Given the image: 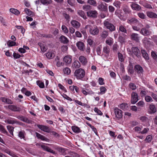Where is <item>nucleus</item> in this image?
I'll list each match as a JSON object with an SVG mask.
<instances>
[{"mask_svg":"<svg viewBox=\"0 0 157 157\" xmlns=\"http://www.w3.org/2000/svg\"><path fill=\"white\" fill-rule=\"evenodd\" d=\"M24 11L28 16H33V12L27 8L25 9Z\"/></svg>","mask_w":157,"mask_h":157,"instance_id":"nucleus-37","label":"nucleus"},{"mask_svg":"<svg viewBox=\"0 0 157 157\" xmlns=\"http://www.w3.org/2000/svg\"><path fill=\"white\" fill-rule=\"evenodd\" d=\"M64 61L67 64H70L71 62V56H67L63 58Z\"/></svg>","mask_w":157,"mask_h":157,"instance_id":"nucleus-27","label":"nucleus"},{"mask_svg":"<svg viewBox=\"0 0 157 157\" xmlns=\"http://www.w3.org/2000/svg\"><path fill=\"white\" fill-rule=\"evenodd\" d=\"M131 6L132 9L135 10H139L141 9L140 6L136 3H133L132 4Z\"/></svg>","mask_w":157,"mask_h":157,"instance_id":"nucleus-26","label":"nucleus"},{"mask_svg":"<svg viewBox=\"0 0 157 157\" xmlns=\"http://www.w3.org/2000/svg\"><path fill=\"white\" fill-rule=\"evenodd\" d=\"M71 23L72 25L76 29L79 28L80 26V23L75 20L72 21Z\"/></svg>","mask_w":157,"mask_h":157,"instance_id":"nucleus-22","label":"nucleus"},{"mask_svg":"<svg viewBox=\"0 0 157 157\" xmlns=\"http://www.w3.org/2000/svg\"><path fill=\"white\" fill-rule=\"evenodd\" d=\"M134 69L136 73L139 75L143 74L144 70L143 68L139 65H136L134 66Z\"/></svg>","mask_w":157,"mask_h":157,"instance_id":"nucleus-4","label":"nucleus"},{"mask_svg":"<svg viewBox=\"0 0 157 157\" xmlns=\"http://www.w3.org/2000/svg\"><path fill=\"white\" fill-rule=\"evenodd\" d=\"M118 55L119 60L121 62H123L124 59L122 54L121 53L118 52Z\"/></svg>","mask_w":157,"mask_h":157,"instance_id":"nucleus-46","label":"nucleus"},{"mask_svg":"<svg viewBox=\"0 0 157 157\" xmlns=\"http://www.w3.org/2000/svg\"><path fill=\"white\" fill-rule=\"evenodd\" d=\"M85 72L84 69L79 68L76 69L74 73V76L78 79H81L85 76Z\"/></svg>","mask_w":157,"mask_h":157,"instance_id":"nucleus-1","label":"nucleus"},{"mask_svg":"<svg viewBox=\"0 0 157 157\" xmlns=\"http://www.w3.org/2000/svg\"><path fill=\"white\" fill-rule=\"evenodd\" d=\"M82 9L84 10L87 11L91 9L92 6L89 5H85L83 6Z\"/></svg>","mask_w":157,"mask_h":157,"instance_id":"nucleus-41","label":"nucleus"},{"mask_svg":"<svg viewBox=\"0 0 157 157\" xmlns=\"http://www.w3.org/2000/svg\"><path fill=\"white\" fill-rule=\"evenodd\" d=\"M127 22L128 23L133 25L138 23L140 21L135 17H130L128 19Z\"/></svg>","mask_w":157,"mask_h":157,"instance_id":"nucleus-8","label":"nucleus"},{"mask_svg":"<svg viewBox=\"0 0 157 157\" xmlns=\"http://www.w3.org/2000/svg\"><path fill=\"white\" fill-rule=\"evenodd\" d=\"M107 6V4L105 3H101L98 5L97 8L101 11H106L108 10Z\"/></svg>","mask_w":157,"mask_h":157,"instance_id":"nucleus-5","label":"nucleus"},{"mask_svg":"<svg viewBox=\"0 0 157 157\" xmlns=\"http://www.w3.org/2000/svg\"><path fill=\"white\" fill-rule=\"evenodd\" d=\"M140 33L144 36H147L150 34L151 32L145 28H142L140 31Z\"/></svg>","mask_w":157,"mask_h":157,"instance_id":"nucleus-12","label":"nucleus"},{"mask_svg":"<svg viewBox=\"0 0 157 157\" xmlns=\"http://www.w3.org/2000/svg\"><path fill=\"white\" fill-rule=\"evenodd\" d=\"M8 108L9 109L11 110L16 112H20L21 111V108L16 106L13 105H9L8 106Z\"/></svg>","mask_w":157,"mask_h":157,"instance_id":"nucleus-16","label":"nucleus"},{"mask_svg":"<svg viewBox=\"0 0 157 157\" xmlns=\"http://www.w3.org/2000/svg\"><path fill=\"white\" fill-rule=\"evenodd\" d=\"M139 38L138 35L137 33H132L131 35V39L136 41L137 42L139 41Z\"/></svg>","mask_w":157,"mask_h":157,"instance_id":"nucleus-18","label":"nucleus"},{"mask_svg":"<svg viewBox=\"0 0 157 157\" xmlns=\"http://www.w3.org/2000/svg\"><path fill=\"white\" fill-rule=\"evenodd\" d=\"M78 14L84 19H85L86 18L84 12L82 10H78Z\"/></svg>","mask_w":157,"mask_h":157,"instance_id":"nucleus-40","label":"nucleus"},{"mask_svg":"<svg viewBox=\"0 0 157 157\" xmlns=\"http://www.w3.org/2000/svg\"><path fill=\"white\" fill-rule=\"evenodd\" d=\"M100 94H103L105 93L106 90V88L103 86H101L100 88Z\"/></svg>","mask_w":157,"mask_h":157,"instance_id":"nucleus-61","label":"nucleus"},{"mask_svg":"<svg viewBox=\"0 0 157 157\" xmlns=\"http://www.w3.org/2000/svg\"><path fill=\"white\" fill-rule=\"evenodd\" d=\"M76 46L80 50L84 51L85 50V45L82 42L78 41L76 43Z\"/></svg>","mask_w":157,"mask_h":157,"instance_id":"nucleus-17","label":"nucleus"},{"mask_svg":"<svg viewBox=\"0 0 157 157\" xmlns=\"http://www.w3.org/2000/svg\"><path fill=\"white\" fill-rule=\"evenodd\" d=\"M145 99L146 101L147 102H151L153 101L151 98L149 96H146L145 97Z\"/></svg>","mask_w":157,"mask_h":157,"instance_id":"nucleus-52","label":"nucleus"},{"mask_svg":"<svg viewBox=\"0 0 157 157\" xmlns=\"http://www.w3.org/2000/svg\"><path fill=\"white\" fill-rule=\"evenodd\" d=\"M87 14L88 16L95 18L97 17L98 13L96 10H90L87 12Z\"/></svg>","mask_w":157,"mask_h":157,"instance_id":"nucleus-11","label":"nucleus"},{"mask_svg":"<svg viewBox=\"0 0 157 157\" xmlns=\"http://www.w3.org/2000/svg\"><path fill=\"white\" fill-rule=\"evenodd\" d=\"M87 2L90 5H92L94 6H95L96 4V1L94 0H88Z\"/></svg>","mask_w":157,"mask_h":157,"instance_id":"nucleus-56","label":"nucleus"},{"mask_svg":"<svg viewBox=\"0 0 157 157\" xmlns=\"http://www.w3.org/2000/svg\"><path fill=\"white\" fill-rule=\"evenodd\" d=\"M118 48V46L117 44L116 43H115L113 46V51L114 53H117Z\"/></svg>","mask_w":157,"mask_h":157,"instance_id":"nucleus-42","label":"nucleus"},{"mask_svg":"<svg viewBox=\"0 0 157 157\" xmlns=\"http://www.w3.org/2000/svg\"><path fill=\"white\" fill-rule=\"evenodd\" d=\"M122 78L123 79L126 80L130 81L131 80V77L127 75L123 76Z\"/></svg>","mask_w":157,"mask_h":157,"instance_id":"nucleus-63","label":"nucleus"},{"mask_svg":"<svg viewBox=\"0 0 157 157\" xmlns=\"http://www.w3.org/2000/svg\"><path fill=\"white\" fill-rule=\"evenodd\" d=\"M36 136L39 139H40L41 140L46 141H48L49 140L48 138L45 137L44 136L37 132H36Z\"/></svg>","mask_w":157,"mask_h":157,"instance_id":"nucleus-23","label":"nucleus"},{"mask_svg":"<svg viewBox=\"0 0 157 157\" xmlns=\"http://www.w3.org/2000/svg\"><path fill=\"white\" fill-rule=\"evenodd\" d=\"M152 139V136L151 135H148L147 136L144 140L147 143H150L151 142Z\"/></svg>","mask_w":157,"mask_h":157,"instance_id":"nucleus-49","label":"nucleus"},{"mask_svg":"<svg viewBox=\"0 0 157 157\" xmlns=\"http://www.w3.org/2000/svg\"><path fill=\"white\" fill-rule=\"evenodd\" d=\"M37 85L41 88H43L44 87V82H40V81H36Z\"/></svg>","mask_w":157,"mask_h":157,"instance_id":"nucleus-51","label":"nucleus"},{"mask_svg":"<svg viewBox=\"0 0 157 157\" xmlns=\"http://www.w3.org/2000/svg\"><path fill=\"white\" fill-rule=\"evenodd\" d=\"M131 49L132 52L137 57L140 58L141 57L140 51L137 47H132Z\"/></svg>","mask_w":157,"mask_h":157,"instance_id":"nucleus-7","label":"nucleus"},{"mask_svg":"<svg viewBox=\"0 0 157 157\" xmlns=\"http://www.w3.org/2000/svg\"><path fill=\"white\" fill-rule=\"evenodd\" d=\"M104 25L107 29H109L111 32H113L115 30V26L113 25L109 22L108 19H106L104 21Z\"/></svg>","mask_w":157,"mask_h":157,"instance_id":"nucleus-3","label":"nucleus"},{"mask_svg":"<svg viewBox=\"0 0 157 157\" xmlns=\"http://www.w3.org/2000/svg\"><path fill=\"white\" fill-rule=\"evenodd\" d=\"M3 151L6 153L8 154L13 157H19L13 151H11L9 148H4Z\"/></svg>","mask_w":157,"mask_h":157,"instance_id":"nucleus-14","label":"nucleus"},{"mask_svg":"<svg viewBox=\"0 0 157 157\" xmlns=\"http://www.w3.org/2000/svg\"><path fill=\"white\" fill-rule=\"evenodd\" d=\"M143 6L144 7L147 8L148 9H152V7L151 5L147 3H144L143 4Z\"/></svg>","mask_w":157,"mask_h":157,"instance_id":"nucleus-62","label":"nucleus"},{"mask_svg":"<svg viewBox=\"0 0 157 157\" xmlns=\"http://www.w3.org/2000/svg\"><path fill=\"white\" fill-rule=\"evenodd\" d=\"M59 39L60 42L63 44H67L68 43L69 41L67 38L63 35L61 36L60 37Z\"/></svg>","mask_w":157,"mask_h":157,"instance_id":"nucleus-21","label":"nucleus"},{"mask_svg":"<svg viewBox=\"0 0 157 157\" xmlns=\"http://www.w3.org/2000/svg\"><path fill=\"white\" fill-rule=\"evenodd\" d=\"M118 40L119 42L121 44H124L125 42V38L120 35H119L118 37Z\"/></svg>","mask_w":157,"mask_h":157,"instance_id":"nucleus-43","label":"nucleus"},{"mask_svg":"<svg viewBox=\"0 0 157 157\" xmlns=\"http://www.w3.org/2000/svg\"><path fill=\"white\" fill-rule=\"evenodd\" d=\"M62 29L65 33H68V29L65 25H63L62 26Z\"/></svg>","mask_w":157,"mask_h":157,"instance_id":"nucleus-55","label":"nucleus"},{"mask_svg":"<svg viewBox=\"0 0 157 157\" xmlns=\"http://www.w3.org/2000/svg\"><path fill=\"white\" fill-rule=\"evenodd\" d=\"M10 12L16 15H18L20 13V12L17 9L14 8H11L10 10Z\"/></svg>","mask_w":157,"mask_h":157,"instance_id":"nucleus-34","label":"nucleus"},{"mask_svg":"<svg viewBox=\"0 0 157 157\" xmlns=\"http://www.w3.org/2000/svg\"><path fill=\"white\" fill-rule=\"evenodd\" d=\"M105 43L107 44L110 46L111 45L113 44L112 39V38H110V39L106 40L105 41Z\"/></svg>","mask_w":157,"mask_h":157,"instance_id":"nucleus-57","label":"nucleus"},{"mask_svg":"<svg viewBox=\"0 0 157 157\" xmlns=\"http://www.w3.org/2000/svg\"><path fill=\"white\" fill-rule=\"evenodd\" d=\"M151 56L154 59H157V55L154 51H152L151 52Z\"/></svg>","mask_w":157,"mask_h":157,"instance_id":"nucleus-64","label":"nucleus"},{"mask_svg":"<svg viewBox=\"0 0 157 157\" xmlns=\"http://www.w3.org/2000/svg\"><path fill=\"white\" fill-rule=\"evenodd\" d=\"M123 10L125 13H129L130 11L127 6L125 5L123 6Z\"/></svg>","mask_w":157,"mask_h":157,"instance_id":"nucleus-45","label":"nucleus"},{"mask_svg":"<svg viewBox=\"0 0 157 157\" xmlns=\"http://www.w3.org/2000/svg\"><path fill=\"white\" fill-rule=\"evenodd\" d=\"M55 149L57 150L59 152L61 153L63 155H65V149L63 147H56L55 148Z\"/></svg>","mask_w":157,"mask_h":157,"instance_id":"nucleus-30","label":"nucleus"},{"mask_svg":"<svg viewBox=\"0 0 157 157\" xmlns=\"http://www.w3.org/2000/svg\"><path fill=\"white\" fill-rule=\"evenodd\" d=\"M40 2L43 5H48L52 2V0H40Z\"/></svg>","mask_w":157,"mask_h":157,"instance_id":"nucleus-33","label":"nucleus"},{"mask_svg":"<svg viewBox=\"0 0 157 157\" xmlns=\"http://www.w3.org/2000/svg\"><path fill=\"white\" fill-rule=\"evenodd\" d=\"M143 25L140 22L136 24L132 25V28L133 30L137 31H139L143 26Z\"/></svg>","mask_w":157,"mask_h":157,"instance_id":"nucleus-13","label":"nucleus"},{"mask_svg":"<svg viewBox=\"0 0 157 157\" xmlns=\"http://www.w3.org/2000/svg\"><path fill=\"white\" fill-rule=\"evenodd\" d=\"M46 57L49 59H51L55 56V54L54 53L48 52L46 54Z\"/></svg>","mask_w":157,"mask_h":157,"instance_id":"nucleus-36","label":"nucleus"},{"mask_svg":"<svg viewBox=\"0 0 157 157\" xmlns=\"http://www.w3.org/2000/svg\"><path fill=\"white\" fill-rule=\"evenodd\" d=\"M63 71L65 74L67 75L69 74L71 72V71L70 68L68 67H66L63 69Z\"/></svg>","mask_w":157,"mask_h":157,"instance_id":"nucleus-48","label":"nucleus"},{"mask_svg":"<svg viewBox=\"0 0 157 157\" xmlns=\"http://www.w3.org/2000/svg\"><path fill=\"white\" fill-rule=\"evenodd\" d=\"M119 31L124 33H127V30L125 27L122 25H121L119 26Z\"/></svg>","mask_w":157,"mask_h":157,"instance_id":"nucleus-28","label":"nucleus"},{"mask_svg":"<svg viewBox=\"0 0 157 157\" xmlns=\"http://www.w3.org/2000/svg\"><path fill=\"white\" fill-rule=\"evenodd\" d=\"M18 136L21 139H23L25 138V136L23 131H20L19 132Z\"/></svg>","mask_w":157,"mask_h":157,"instance_id":"nucleus-60","label":"nucleus"},{"mask_svg":"<svg viewBox=\"0 0 157 157\" xmlns=\"http://www.w3.org/2000/svg\"><path fill=\"white\" fill-rule=\"evenodd\" d=\"M79 60L82 65H85L87 63V60L86 58L83 56H80L79 57Z\"/></svg>","mask_w":157,"mask_h":157,"instance_id":"nucleus-19","label":"nucleus"},{"mask_svg":"<svg viewBox=\"0 0 157 157\" xmlns=\"http://www.w3.org/2000/svg\"><path fill=\"white\" fill-rule=\"evenodd\" d=\"M116 117L117 118L120 119L122 117V111L121 110L117 108H115L114 109Z\"/></svg>","mask_w":157,"mask_h":157,"instance_id":"nucleus-10","label":"nucleus"},{"mask_svg":"<svg viewBox=\"0 0 157 157\" xmlns=\"http://www.w3.org/2000/svg\"><path fill=\"white\" fill-rule=\"evenodd\" d=\"M109 35V33L108 31L106 30H103L100 33V36L103 39L106 38Z\"/></svg>","mask_w":157,"mask_h":157,"instance_id":"nucleus-29","label":"nucleus"},{"mask_svg":"<svg viewBox=\"0 0 157 157\" xmlns=\"http://www.w3.org/2000/svg\"><path fill=\"white\" fill-rule=\"evenodd\" d=\"M81 66L80 63L78 60H75L73 63L72 66L76 68H79Z\"/></svg>","mask_w":157,"mask_h":157,"instance_id":"nucleus-32","label":"nucleus"},{"mask_svg":"<svg viewBox=\"0 0 157 157\" xmlns=\"http://www.w3.org/2000/svg\"><path fill=\"white\" fill-rule=\"evenodd\" d=\"M131 103L132 104H135L139 100L137 94L133 92L131 94Z\"/></svg>","mask_w":157,"mask_h":157,"instance_id":"nucleus-6","label":"nucleus"},{"mask_svg":"<svg viewBox=\"0 0 157 157\" xmlns=\"http://www.w3.org/2000/svg\"><path fill=\"white\" fill-rule=\"evenodd\" d=\"M7 127L10 133L13 136V128L10 125L7 126Z\"/></svg>","mask_w":157,"mask_h":157,"instance_id":"nucleus-47","label":"nucleus"},{"mask_svg":"<svg viewBox=\"0 0 157 157\" xmlns=\"http://www.w3.org/2000/svg\"><path fill=\"white\" fill-rule=\"evenodd\" d=\"M103 52L109 55L110 52V48L108 46L104 47L103 48Z\"/></svg>","mask_w":157,"mask_h":157,"instance_id":"nucleus-35","label":"nucleus"},{"mask_svg":"<svg viewBox=\"0 0 157 157\" xmlns=\"http://www.w3.org/2000/svg\"><path fill=\"white\" fill-rule=\"evenodd\" d=\"M86 29H89L90 33L93 35H97L99 33V30L97 27L87 25L85 27Z\"/></svg>","mask_w":157,"mask_h":157,"instance_id":"nucleus-2","label":"nucleus"},{"mask_svg":"<svg viewBox=\"0 0 157 157\" xmlns=\"http://www.w3.org/2000/svg\"><path fill=\"white\" fill-rule=\"evenodd\" d=\"M17 118L24 122H26L29 124L32 123V121L29 120L26 117H24L22 116H19L17 117Z\"/></svg>","mask_w":157,"mask_h":157,"instance_id":"nucleus-15","label":"nucleus"},{"mask_svg":"<svg viewBox=\"0 0 157 157\" xmlns=\"http://www.w3.org/2000/svg\"><path fill=\"white\" fill-rule=\"evenodd\" d=\"M72 128L73 131L75 133H78L81 132L80 128L77 126H72Z\"/></svg>","mask_w":157,"mask_h":157,"instance_id":"nucleus-38","label":"nucleus"},{"mask_svg":"<svg viewBox=\"0 0 157 157\" xmlns=\"http://www.w3.org/2000/svg\"><path fill=\"white\" fill-rule=\"evenodd\" d=\"M101 45L98 46L96 48V52L98 55H100L101 54Z\"/></svg>","mask_w":157,"mask_h":157,"instance_id":"nucleus-53","label":"nucleus"},{"mask_svg":"<svg viewBox=\"0 0 157 157\" xmlns=\"http://www.w3.org/2000/svg\"><path fill=\"white\" fill-rule=\"evenodd\" d=\"M94 111L97 113L99 115H102L103 114L102 112L100 110L97 108L95 107L94 109Z\"/></svg>","mask_w":157,"mask_h":157,"instance_id":"nucleus-59","label":"nucleus"},{"mask_svg":"<svg viewBox=\"0 0 157 157\" xmlns=\"http://www.w3.org/2000/svg\"><path fill=\"white\" fill-rule=\"evenodd\" d=\"M129 86L130 89L132 90H134L136 89V85L133 83H130L129 84Z\"/></svg>","mask_w":157,"mask_h":157,"instance_id":"nucleus-50","label":"nucleus"},{"mask_svg":"<svg viewBox=\"0 0 157 157\" xmlns=\"http://www.w3.org/2000/svg\"><path fill=\"white\" fill-rule=\"evenodd\" d=\"M139 17L142 19H145L146 17L145 15L143 13H137Z\"/></svg>","mask_w":157,"mask_h":157,"instance_id":"nucleus-54","label":"nucleus"},{"mask_svg":"<svg viewBox=\"0 0 157 157\" xmlns=\"http://www.w3.org/2000/svg\"><path fill=\"white\" fill-rule=\"evenodd\" d=\"M120 108L123 110H127L128 108V105L124 103H122L120 105Z\"/></svg>","mask_w":157,"mask_h":157,"instance_id":"nucleus-39","label":"nucleus"},{"mask_svg":"<svg viewBox=\"0 0 157 157\" xmlns=\"http://www.w3.org/2000/svg\"><path fill=\"white\" fill-rule=\"evenodd\" d=\"M67 2L68 4L71 6H73L75 5V0H67Z\"/></svg>","mask_w":157,"mask_h":157,"instance_id":"nucleus-58","label":"nucleus"},{"mask_svg":"<svg viewBox=\"0 0 157 157\" xmlns=\"http://www.w3.org/2000/svg\"><path fill=\"white\" fill-rule=\"evenodd\" d=\"M141 52L143 57L146 60H148L149 59L148 55L145 50L141 49Z\"/></svg>","mask_w":157,"mask_h":157,"instance_id":"nucleus-24","label":"nucleus"},{"mask_svg":"<svg viewBox=\"0 0 157 157\" xmlns=\"http://www.w3.org/2000/svg\"><path fill=\"white\" fill-rule=\"evenodd\" d=\"M0 99L3 102L5 103L8 104H12L13 103V101L10 99L7 98L1 97Z\"/></svg>","mask_w":157,"mask_h":157,"instance_id":"nucleus-25","label":"nucleus"},{"mask_svg":"<svg viewBox=\"0 0 157 157\" xmlns=\"http://www.w3.org/2000/svg\"><path fill=\"white\" fill-rule=\"evenodd\" d=\"M149 108L150 113H155L156 111V107L154 105H150L149 106Z\"/></svg>","mask_w":157,"mask_h":157,"instance_id":"nucleus-31","label":"nucleus"},{"mask_svg":"<svg viewBox=\"0 0 157 157\" xmlns=\"http://www.w3.org/2000/svg\"><path fill=\"white\" fill-rule=\"evenodd\" d=\"M147 16L149 18H157V14L151 11H147L146 12Z\"/></svg>","mask_w":157,"mask_h":157,"instance_id":"nucleus-20","label":"nucleus"},{"mask_svg":"<svg viewBox=\"0 0 157 157\" xmlns=\"http://www.w3.org/2000/svg\"><path fill=\"white\" fill-rule=\"evenodd\" d=\"M37 126L39 128L44 132H49L51 131L50 128L46 126L40 124H37Z\"/></svg>","mask_w":157,"mask_h":157,"instance_id":"nucleus-9","label":"nucleus"},{"mask_svg":"<svg viewBox=\"0 0 157 157\" xmlns=\"http://www.w3.org/2000/svg\"><path fill=\"white\" fill-rule=\"evenodd\" d=\"M8 46L9 47H12L16 45V43L14 41L9 40L7 43Z\"/></svg>","mask_w":157,"mask_h":157,"instance_id":"nucleus-44","label":"nucleus"}]
</instances>
